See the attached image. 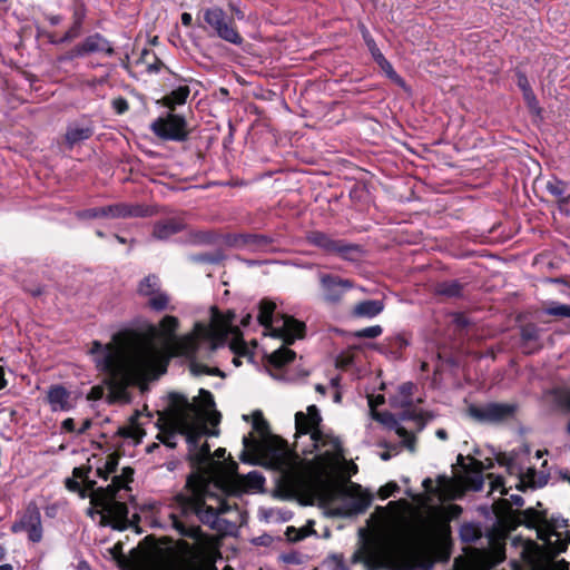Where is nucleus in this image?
<instances>
[{
    "label": "nucleus",
    "instance_id": "f257e3e1",
    "mask_svg": "<svg viewBox=\"0 0 570 570\" xmlns=\"http://www.w3.org/2000/svg\"><path fill=\"white\" fill-rule=\"evenodd\" d=\"M234 313L220 314L212 307L208 325L197 323L194 331L177 337L178 320L165 316L157 326L150 328L153 338L135 334H117L106 345L94 342L90 353L96 366L108 375V397L110 402L129 401L127 387L145 381L157 379L166 371L167 357L185 356L189 360L193 375H223L220 370L203 363L212 353L224 344L230 335V348L237 354H245L246 345L239 330L233 325Z\"/></svg>",
    "mask_w": 570,
    "mask_h": 570
},
{
    "label": "nucleus",
    "instance_id": "f03ea898",
    "mask_svg": "<svg viewBox=\"0 0 570 570\" xmlns=\"http://www.w3.org/2000/svg\"><path fill=\"white\" fill-rule=\"evenodd\" d=\"M214 405L213 395L200 390L193 402L185 400L160 419L163 423L158 433V439L168 448L176 446L177 435L185 436L190 460L197 466V472L188 478L185 491L175 495L160 511L179 534L196 540H200L202 533L194 523L195 519L215 528L218 515L229 510L219 499H215L216 505L207 503V499H213L209 493L212 485L224 493L242 494L262 490L265 482L256 471L237 473L233 461L226 464L215 461L207 443L198 445L199 440L210 433L207 423H219L220 415Z\"/></svg>",
    "mask_w": 570,
    "mask_h": 570
},
{
    "label": "nucleus",
    "instance_id": "7ed1b4c3",
    "mask_svg": "<svg viewBox=\"0 0 570 570\" xmlns=\"http://www.w3.org/2000/svg\"><path fill=\"white\" fill-rule=\"evenodd\" d=\"M253 429L261 440L243 438L242 460L281 471L283 482L293 490L305 485L314 476H326L336 471L344 460L342 443L331 430L322 426V416L315 405L295 414L294 450L268 432L262 413L253 415Z\"/></svg>",
    "mask_w": 570,
    "mask_h": 570
},
{
    "label": "nucleus",
    "instance_id": "20e7f679",
    "mask_svg": "<svg viewBox=\"0 0 570 570\" xmlns=\"http://www.w3.org/2000/svg\"><path fill=\"white\" fill-rule=\"evenodd\" d=\"M90 466H77L72 471V478L66 479V488L77 492L80 498L90 499L88 514L100 517V522L110 524L116 529H124L127 524L128 508L120 500L129 490L128 484L132 480L134 471L124 468L120 475L112 478L107 488L95 489L96 480L90 478Z\"/></svg>",
    "mask_w": 570,
    "mask_h": 570
},
{
    "label": "nucleus",
    "instance_id": "39448f33",
    "mask_svg": "<svg viewBox=\"0 0 570 570\" xmlns=\"http://www.w3.org/2000/svg\"><path fill=\"white\" fill-rule=\"evenodd\" d=\"M276 305L271 301H262L259 304L258 321L265 327L264 334L273 338H279L285 344L293 343L302 337L304 324L286 315L273 316Z\"/></svg>",
    "mask_w": 570,
    "mask_h": 570
},
{
    "label": "nucleus",
    "instance_id": "423d86ee",
    "mask_svg": "<svg viewBox=\"0 0 570 570\" xmlns=\"http://www.w3.org/2000/svg\"><path fill=\"white\" fill-rule=\"evenodd\" d=\"M538 538L552 553L563 552L570 543L567 520L561 517L543 519L538 527Z\"/></svg>",
    "mask_w": 570,
    "mask_h": 570
},
{
    "label": "nucleus",
    "instance_id": "0eeeda50",
    "mask_svg": "<svg viewBox=\"0 0 570 570\" xmlns=\"http://www.w3.org/2000/svg\"><path fill=\"white\" fill-rule=\"evenodd\" d=\"M150 129L163 140L184 141L188 137L186 119L173 112L155 119L150 125Z\"/></svg>",
    "mask_w": 570,
    "mask_h": 570
},
{
    "label": "nucleus",
    "instance_id": "6e6552de",
    "mask_svg": "<svg viewBox=\"0 0 570 570\" xmlns=\"http://www.w3.org/2000/svg\"><path fill=\"white\" fill-rule=\"evenodd\" d=\"M205 22L214 30L217 37L233 45H240L243 39L234 28L232 20L218 7L205 9Z\"/></svg>",
    "mask_w": 570,
    "mask_h": 570
},
{
    "label": "nucleus",
    "instance_id": "1a4fd4ad",
    "mask_svg": "<svg viewBox=\"0 0 570 570\" xmlns=\"http://www.w3.org/2000/svg\"><path fill=\"white\" fill-rule=\"evenodd\" d=\"M14 533L26 532L31 542L42 539L41 514L36 503H29L23 514L12 525Z\"/></svg>",
    "mask_w": 570,
    "mask_h": 570
},
{
    "label": "nucleus",
    "instance_id": "9d476101",
    "mask_svg": "<svg viewBox=\"0 0 570 570\" xmlns=\"http://www.w3.org/2000/svg\"><path fill=\"white\" fill-rule=\"evenodd\" d=\"M423 488L425 492L434 493L441 502L459 498L464 490L460 481L446 476H439L435 483L428 478L423 481Z\"/></svg>",
    "mask_w": 570,
    "mask_h": 570
},
{
    "label": "nucleus",
    "instance_id": "9b49d317",
    "mask_svg": "<svg viewBox=\"0 0 570 570\" xmlns=\"http://www.w3.org/2000/svg\"><path fill=\"white\" fill-rule=\"evenodd\" d=\"M138 293L147 297L148 305L157 312L164 311L168 306L169 297L160 289L159 279L155 275H148L141 279Z\"/></svg>",
    "mask_w": 570,
    "mask_h": 570
},
{
    "label": "nucleus",
    "instance_id": "f8f14e48",
    "mask_svg": "<svg viewBox=\"0 0 570 570\" xmlns=\"http://www.w3.org/2000/svg\"><path fill=\"white\" fill-rule=\"evenodd\" d=\"M409 508V503L404 500L392 501L385 508H380L377 514L381 528L385 530L400 528L405 521Z\"/></svg>",
    "mask_w": 570,
    "mask_h": 570
},
{
    "label": "nucleus",
    "instance_id": "ddd939ff",
    "mask_svg": "<svg viewBox=\"0 0 570 570\" xmlns=\"http://www.w3.org/2000/svg\"><path fill=\"white\" fill-rule=\"evenodd\" d=\"M515 406L505 403H490L484 406H471L469 415L478 421L498 422L513 415Z\"/></svg>",
    "mask_w": 570,
    "mask_h": 570
},
{
    "label": "nucleus",
    "instance_id": "4468645a",
    "mask_svg": "<svg viewBox=\"0 0 570 570\" xmlns=\"http://www.w3.org/2000/svg\"><path fill=\"white\" fill-rule=\"evenodd\" d=\"M343 495L348 501V505L344 510L336 511L341 515L361 513L367 509L372 500V497L361 485L355 483L346 485L343 490Z\"/></svg>",
    "mask_w": 570,
    "mask_h": 570
},
{
    "label": "nucleus",
    "instance_id": "2eb2a0df",
    "mask_svg": "<svg viewBox=\"0 0 570 570\" xmlns=\"http://www.w3.org/2000/svg\"><path fill=\"white\" fill-rule=\"evenodd\" d=\"M504 559V552L501 548H495L490 552H475L466 561L463 568L456 562L458 570H490Z\"/></svg>",
    "mask_w": 570,
    "mask_h": 570
},
{
    "label": "nucleus",
    "instance_id": "dca6fc26",
    "mask_svg": "<svg viewBox=\"0 0 570 570\" xmlns=\"http://www.w3.org/2000/svg\"><path fill=\"white\" fill-rule=\"evenodd\" d=\"M46 400L52 412H68L76 405V397L59 384L48 389Z\"/></svg>",
    "mask_w": 570,
    "mask_h": 570
},
{
    "label": "nucleus",
    "instance_id": "f3484780",
    "mask_svg": "<svg viewBox=\"0 0 570 570\" xmlns=\"http://www.w3.org/2000/svg\"><path fill=\"white\" fill-rule=\"evenodd\" d=\"M114 49L110 43L100 35H91L87 37L80 45L76 46L71 52L70 58L81 57L88 53H106L112 55Z\"/></svg>",
    "mask_w": 570,
    "mask_h": 570
},
{
    "label": "nucleus",
    "instance_id": "a211bd4d",
    "mask_svg": "<svg viewBox=\"0 0 570 570\" xmlns=\"http://www.w3.org/2000/svg\"><path fill=\"white\" fill-rule=\"evenodd\" d=\"M322 286L325 291V297L327 301H337L352 284L347 279H341L331 275H323L321 277Z\"/></svg>",
    "mask_w": 570,
    "mask_h": 570
},
{
    "label": "nucleus",
    "instance_id": "6ab92c4d",
    "mask_svg": "<svg viewBox=\"0 0 570 570\" xmlns=\"http://www.w3.org/2000/svg\"><path fill=\"white\" fill-rule=\"evenodd\" d=\"M372 416L374 420L381 422L382 424L395 429L396 434L403 440L404 445L410 450L414 451V436L410 432H407L403 426H401L394 419V416L390 413H380L373 411Z\"/></svg>",
    "mask_w": 570,
    "mask_h": 570
},
{
    "label": "nucleus",
    "instance_id": "aec40b11",
    "mask_svg": "<svg viewBox=\"0 0 570 570\" xmlns=\"http://www.w3.org/2000/svg\"><path fill=\"white\" fill-rule=\"evenodd\" d=\"M309 243L325 249L330 253H345L348 247L340 244L338 242L333 240L326 234L321 232H313L308 235Z\"/></svg>",
    "mask_w": 570,
    "mask_h": 570
},
{
    "label": "nucleus",
    "instance_id": "412c9836",
    "mask_svg": "<svg viewBox=\"0 0 570 570\" xmlns=\"http://www.w3.org/2000/svg\"><path fill=\"white\" fill-rule=\"evenodd\" d=\"M383 311V303L377 299L364 301L355 305L353 312L356 316L374 317Z\"/></svg>",
    "mask_w": 570,
    "mask_h": 570
},
{
    "label": "nucleus",
    "instance_id": "4be33fe9",
    "mask_svg": "<svg viewBox=\"0 0 570 570\" xmlns=\"http://www.w3.org/2000/svg\"><path fill=\"white\" fill-rule=\"evenodd\" d=\"M181 228L183 225L180 223L168 219L156 224L153 235L157 239H167L171 235L178 233Z\"/></svg>",
    "mask_w": 570,
    "mask_h": 570
},
{
    "label": "nucleus",
    "instance_id": "5701e85b",
    "mask_svg": "<svg viewBox=\"0 0 570 570\" xmlns=\"http://www.w3.org/2000/svg\"><path fill=\"white\" fill-rule=\"evenodd\" d=\"M188 96L189 88L187 86H180L164 98V104L173 109L178 105L185 104Z\"/></svg>",
    "mask_w": 570,
    "mask_h": 570
},
{
    "label": "nucleus",
    "instance_id": "b1692460",
    "mask_svg": "<svg viewBox=\"0 0 570 570\" xmlns=\"http://www.w3.org/2000/svg\"><path fill=\"white\" fill-rule=\"evenodd\" d=\"M91 135L92 130L89 127L71 126L66 132V140L68 144L75 145L88 139Z\"/></svg>",
    "mask_w": 570,
    "mask_h": 570
},
{
    "label": "nucleus",
    "instance_id": "393cba45",
    "mask_svg": "<svg viewBox=\"0 0 570 570\" xmlns=\"http://www.w3.org/2000/svg\"><path fill=\"white\" fill-rule=\"evenodd\" d=\"M295 353L292 350L282 346L281 348L271 353L268 360L269 363L273 364L274 366L281 367L287 364L288 362L293 361Z\"/></svg>",
    "mask_w": 570,
    "mask_h": 570
},
{
    "label": "nucleus",
    "instance_id": "a878e982",
    "mask_svg": "<svg viewBox=\"0 0 570 570\" xmlns=\"http://www.w3.org/2000/svg\"><path fill=\"white\" fill-rule=\"evenodd\" d=\"M138 415L139 413H136L134 416L130 417L129 424L120 429V433L122 436L130 438L137 441H139L144 436L145 432L137 422Z\"/></svg>",
    "mask_w": 570,
    "mask_h": 570
},
{
    "label": "nucleus",
    "instance_id": "bb28decb",
    "mask_svg": "<svg viewBox=\"0 0 570 570\" xmlns=\"http://www.w3.org/2000/svg\"><path fill=\"white\" fill-rule=\"evenodd\" d=\"M546 187H547V190L556 198L563 200V202L568 199V186L562 180L552 178V179L548 180Z\"/></svg>",
    "mask_w": 570,
    "mask_h": 570
},
{
    "label": "nucleus",
    "instance_id": "cd10ccee",
    "mask_svg": "<svg viewBox=\"0 0 570 570\" xmlns=\"http://www.w3.org/2000/svg\"><path fill=\"white\" fill-rule=\"evenodd\" d=\"M106 217H126V216H137L138 210L125 205V204H116L106 206Z\"/></svg>",
    "mask_w": 570,
    "mask_h": 570
},
{
    "label": "nucleus",
    "instance_id": "c85d7f7f",
    "mask_svg": "<svg viewBox=\"0 0 570 570\" xmlns=\"http://www.w3.org/2000/svg\"><path fill=\"white\" fill-rule=\"evenodd\" d=\"M118 465V458L115 454H110L106 458L104 465L96 469V475L107 480L109 474L114 473Z\"/></svg>",
    "mask_w": 570,
    "mask_h": 570
},
{
    "label": "nucleus",
    "instance_id": "c756f323",
    "mask_svg": "<svg viewBox=\"0 0 570 570\" xmlns=\"http://www.w3.org/2000/svg\"><path fill=\"white\" fill-rule=\"evenodd\" d=\"M376 62L392 81L399 86L404 87V80L397 75V72L393 69L392 65L385 59L384 56L377 59Z\"/></svg>",
    "mask_w": 570,
    "mask_h": 570
},
{
    "label": "nucleus",
    "instance_id": "7c9ffc66",
    "mask_svg": "<svg viewBox=\"0 0 570 570\" xmlns=\"http://www.w3.org/2000/svg\"><path fill=\"white\" fill-rule=\"evenodd\" d=\"M141 570H190V568L180 562H156L146 566Z\"/></svg>",
    "mask_w": 570,
    "mask_h": 570
},
{
    "label": "nucleus",
    "instance_id": "2f4dec72",
    "mask_svg": "<svg viewBox=\"0 0 570 570\" xmlns=\"http://www.w3.org/2000/svg\"><path fill=\"white\" fill-rule=\"evenodd\" d=\"M491 492H499L501 495L507 494L504 479L500 475L489 474Z\"/></svg>",
    "mask_w": 570,
    "mask_h": 570
},
{
    "label": "nucleus",
    "instance_id": "473e14b6",
    "mask_svg": "<svg viewBox=\"0 0 570 570\" xmlns=\"http://www.w3.org/2000/svg\"><path fill=\"white\" fill-rule=\"evenodd\" d=\"M80 33V20L77 19L75 23L70 27V29L59 39H52L51 42H68L72 39L77 38Z\"/></svg>",
    "mask_w": 570,
    "mask_h": 570
},
{
    "label": "nucleus",
    "instance_id": "72a5a7b5",
    "mask_svg": "<svg viewBox=\"0 0 570 570\" xmlns=\"http://www.w3.org/2000/svg\"><path fill=\"white\" fill-rule=\"evenodd\" d=\"M363 38H364V41L375 61L377 59H380L381 57H383V53L377 48L374 39L370 36V32L366 29L363 30Z\"/></svg>",
    "mask_w": 570,
    "mask_h": 570
},
{
    "label": "nucleus",
    "instance_id": "f704fd0d",
    "mask_svg": "<svg viewBox=\"0 0 570 570\" xmlns=\"http://www.w3.org/2000/svg\"><path fill=\"white\" fill-rule=\"evenodd\" d=\"M546 313L553 316L570 317V305L556 304L546 309Z\"/></svg>",
    "mask_w": 570,
    "mask_h": 570
},
{
    "label": "nucleus",
    "instance_id": "c9c22d12",
    "mask_svg": "<svg viewBox=\"0 0 570 570\" xmlns=\"http://www.w3.org/2000/svg\"><path fill=\"white\" fill-rule=\"evenodd\" d=\"M381 333H382V328L379 325H375V326H370V327L360 330L356 333V336L374 338V337H377Z\"/></svg>",
    "mask_w": 570,
    "mask_h": 570
},
{
    "label": "nucleus",
    "instance_id": "e433bc0d",
    "mask_svg": "<svg viewBox=\"0 0 570 570\" xmlns=\"http://www.w3.org/2000/svg\"><path fill=\"white\" fill-rule=\"evenodd\" d=\"M106 208L99 207V208H91L83 210L79 213L80 218H98V217H106Z\"/></svg>",
    "mask_w": 570,
    "mask_h": 570
},
{
    "label": "nucleus",
    "instance_id": "4c0bfd02",
    "mask_svg": "<svg viewBox=\"0 0 570 570\" xmlns=\"http://www.w3.org/2000/svg\"><path fill=\"white\" fill-rule=\"evenodd\" d=\"M523 97L531 111L539 114L540 108L533 91H527V94H524Z\"/></svg>",
    "mask_w": 570,
    "mask_h": 570
},
{
    "label": "nucleus",
    "instance_id": "58836bf2",
    "mask_svg": "<svg viewBox=\"0 0 570 570\" xmlns=\"http://www.w3.org/2000/svg\"><path fill=\"white\" fill-rule=\"evenodd\" d=\"M439 292L448 296H455L460 293V287L455 283L443 284L440 286Z\"/></svg>",
    "mask_w": 570,
    "mask_h": 570
},
{
    "label": "nucleus",
    "instance_id": "ea45409f",
    "mask_svg": "<svg viewBox=\"0 0 570 570\" xmlns=\"http://www.w3.org/2000/svg\"><path fill=\"white\" fill-rule=\"evenodd\" d=\"M396 490H397L396 483H387L386 485H384L380 489L379 494H380L381 499L385 500L389 497H391Z\"/></svg>",
    "mask_w": 570,
    "mask_h": 570
},
{
    "label": "nucleus",
    "instance_id": "a19ab883",
    "mask_svg": "<svg viewBox=\"0 0 570 570\" xmlns=\"http://www.w3.org/2000/svg\"><path fill=\"white\" fill-rule=\"evenodd\" d=\"M412 384L407 383V384H403L401 387H400V392L401 394L404 396V400H402V405L403 406H406V405H410L411 401H410V394H411V391H412Z\"/></svg>",
    "mask_w": 570,
    "mask_h": 570
},
{
    "label": "nucleus",
    "instance_id": "79ce46f5",
    "mask_svg": "<svg viewBox=\"0 0 570 570\" xmlns=\"http://www.w3.org/2000/svg\"><path fill=\"white\" fill-rule=\"evenodd\" d=\"M538 336V330L534 327H524L522 330V337L525 341H535Z\"/></svg>",
    "mask_w": 570,
    "mask_h": 570
},
{
    "label": "nucleus",
    "instance_id": "37998d69",
    "mask_svg": "<svg viewBox=\"0 0 570 570\" xmlns=\"http://www.w3.org/2000/svg\"><path fill=\"white\" fill-rule=\"evenodd\" d=\"M112 106L117 114H124L128 109V102L124 98H118L112 101Z\"/></svg>",
    "mask_w": 570,
    "mask_h": 570
},
{
    "label": "nucleus",
    "instance_id": "c03bdc74",
    "mask_svg": "<svg viewBox=\"0 0 570 570\" xmlns=\"http://www.w3.org/2000/svg\"><path fill=\"white\" fill-rule=\"evenodd\" d=\"M384 403V396L377 395V396H370L368 397V406L371 409V412L375 411V407Z\"/></svg>",
    "mask_w": 570,
    "mask_h": 570
},
{
    "label": "nucleus",
    "instance_id": "a18cd8bd",
    "mask_svg": "<svg viewBox=\"0 0 570 570\" xmlns=\"http://www.w3.org/2000/svg\"><path fill=\"white\" fill-rule=\"evenodd\" d=\"M61 429L66 432H77V429L75 426V421L71 417H68L62 421Z\"/></svg>",
    "mask_w": 570,
    "mask_h": 570
},
{
    "label": "nucleus",
    "instance_id": "49530a36",
    "mask_svg": "<svg viewBox=\"0 0 570 570\" xmlns=\"http://www.w3.org/2000/svg\"><path fill=\"white\" fill-rule=\"evenodd\" d=\"M518 85L520 89L522 90L523 95L527 94V91H532L528 79L523 75H519L518 77Z\"/></svg>",
    "mask_w": 570,
    "mask_h": 570
},
{
    "label": "nucleus",
    "instance_id": "de8ad7c7",
    "mask_svg": "<svg viewBox=\"0 0 570 570\" xmlns=\"http://www.w3.org/2000/svg\"><path fill=\"white\" fill-rule=\"evenodd\" d=\"M461 535H462V538H463L464 540H468V541H469V540H473V539L476 537V534L474 533V531H473V528H472V527H463V528L461 529Z\"/></svg>",
    "mask_w": 570,
    "mask_h": 570
},
{
    "label": "nucleus",
    "instance_id": "09e8293b",
    "mask_svg": "<svg viewBox=\"0 0 570 570\" xmlns=\"http://www.w3.org/2000/svg\"><path fill=\"white\" fill-rule=\"evenodd\" d=\"M91 426V421L86 419L81 422L80 428L77 429V434L85 433Z\"/></svg>",
    "mask_w": 570,
    "mask_h": 570
},
{
    "label": "nucleus",
    "instance_id": "8fccbe9b",
    "mask_svg": "<svg viewBox=\"0 0 570 570\" xmlns=\"http://www.w3.org/2000/svg\"><path fill=\"white\" fill-rule=\"evenodd\" d=\"M102 391L100 387H92L88 397L91 400H98L101 397Z\"/></svg>",
    "mask_w": 570,
    "mask_h": 570
},
{
    "label": "nucleus",
    "instance_id": "3c124183",
    "mask_svg": "<svg viewBox=\"0 0 570 570\" xmlns=\"http://www.w3.org/2000/svg\"><path fill=\"white\" fill-rule=\"evenodd\" d=\"M191 21H193V17L190 13L188 12H184L181 14V23L186 27H189L191 24Z\"/></svg>",
    "mask_w": 570,
    "mask_h": 570
},
{
    "label": "nucleus",
    "instance_id": "603ef678",
    "mask_svg": "<svg viewBox=\"0 0 570 570\" xmlns=\"http://www.w3.org/2000/svg\"><path fill=\"white\" fill-rule=\"evenodd\" d=\"M475 479H476V480H475V483L472 485V488H473L474 490H481L482 484H483L482 476H481L480 474H476V475H475Z\"/></svg>",
    "mask_w": 570,
    "mask_h": 570
},
{
    "label": "nucleus",
    "instance_id": "864d4df0",
    "mask_svg": "<svg viewBox=\"0 0 570 570\" xmlns=\"http://www.w3.org/2000/svg\"><path fill=\"white\" fill-rule=\"evenodd\" d=\"M435 435L441 439V440H446L448 439V434H446V431L443 430V429H439L436 432H435Z\"/></svg>",
    "mask_w": 570,
    "mask_h": 570
},
{
    "label": "nucleus",
    "instance_id": "5fc2aeb1",
    "mask_svg": "<svg viewBox=\"0 0 570 570\" xmlns=\"http://www.w3.org/2000/svg\"><path fill=\"white\" fill-rule=\"evenodd\" d=\"M226 453V450L223 448H219L215 451V456L219 460L223 459Z\"/></svg>",
    "mask_w": 570,
    "mask_h": 570
},
{
    "label": "nucleus",
    "instance_id": "6e6d98bb",
    "mask_svg": "<svg viewBox=\"0 0 570 570\" xmlns=\"http://www.w3.org/2000/svg\"><path fill=\"white\" fill-rule=\"evenodd\" d=\"M233 12L234 14L237 17V19H244L245 18V14L242 10L237 9V8H233Z\"/></svg>",
    "mask_w": 570,
    "mask_h": 570
},
{
    "label": "nucleus",
    "instance_id": "4d7b16f0",
    "mask_svg": "<svg viewBox=\"0 0 570 570\" xmlns=\"http://www.w3.org/2000/svg\"><path fill=\"white\" fill-rule=\"evenodd\" d=\"M6 385L4 374L2 368H0V390L3 389Z\"/></svg>",
    "mask_w": 570,
    "mask_h": 570
},
{
    "label": "nucleus",
    "instance_id": "13d9d810",
    "mask_svg": "<svg viewBox=\"0 0 570 570\" xmlns=\"http://www.w3.org/2000/svg\"><path fill=\"white\" fill-rule=\"evenodd\" d=\"M558 568H559V570H567L568 563L566 561H560V562H558Z\"/></svg>",
    "mask_w": 570,
    "mask_h": 570
},
{
    "label": "nucleus",
    "instance_id": "bf43d9fd",
    "mask_svg": "<svg viewBox=\"0 0 570 570\" xmlns=\"http://www.w3.org/2000/svg\"><path fill=\"white\" fill-rule=\"evenodd\" d=\"M0 570H13V569H12V566H11V564L6 563V564H1V566H0Z\"/></svg>",
    "mask_w": 570,
    "mask_h": 570
},
{
    "label": "nucleus",
    "instance_id": "052dcab7",
    "mask_svg": "<svg viewBox=\"0 0 570 570\" xmlns=\"http://www.w3.org/2000/svg\"><path fill=\"white\" fill-rule=\"evenodd\" d=\"M249 320H250V315H247L243 321H242V324L244 326H246L248 323H249Z\"/></svg>",
    "mask_w": 570,
    "mask_h": 570
},
{
    "label": "nucleus",
    "instance_id": "680f3d73",
    "mask_svg": "<svg viewBox=\"0 0 570 570\" xmlns=\"http://www.w3.org/2000/svg\"><path fill=\"white\" fill-rule=\"evenodd\" d=\"M381 458H382V460L386 461V460H389L391 458V455L387 452H384V453L381 454Z\"/></svg>",
    "mask_w": 570,
    "mask_h": 570
},
{
    "label": "nucleus",
    "instance_id": "e2e57ef3",
    "mask_svg": "<svg viewBox=\"0 0 570 570\" xmlns=\"http://www.w3.org/2000/svg\"><path fill=\"white\" fill-rule=\"evenodd\" d=\"M316 390H317L318 392H321V393H323V392H324V387H323L322 385H316Z\"/></svg>",
    "mask_w": 570,
    "mask_h": 570
},
{
    "label": "nucleus",
    "instance_id": "0e129e2a",
    "mask_svg": "<svg viewBox=\"0 0 570 570\" xmlns=\"http://www.w3.org/2000/svg\"><path fill=\"white\" fill-rule=\"evenodd\" d=\"M567 402H568V404L570 406V392L567 394Z\"/></svg>",
    "mask_w": 570,
    "mask_h": 570
},
{
    "label": "nucleus",
    "instance_id": "69168bd1",
    "mask_svg": "<svg viewBox=\"0 0 570 570\" xmlns=\"http://www.w3.org/2000/svg\"><path fill=\"white\" fill-rule=\"evenodd\" d=\"M97 235H98L99 237H102V236H104V234H102L100 230H98V232H97Z\"/></svg>",
    "mask_w": 570,
    "mask_h": 570
},
{
    "label": "nucleus",
    "instance_id": "338daca9",
    "mask_svg": "<svg viewBox=\"0 0 570 570\" xmlns=\"http://www.w3.org/2000/svg\"><path fill=\"white\" fill-rule=\"evenodd\" d=\"M541 455H542L541 451H538L537 452V458H541Z\"/></svg>",
    "mask_w": 570,
    "mask_h": 570
},
{
    "label": "nucleus",
    "instance_id": "774afa93",
    "mask_svg": "<svg viewBox=\"0 0 570 570\" xmlns=\"http://www.w3.org/2000/svg\"><path fill=\"white\" fill-rule=\"evenodd\" d=\"M568 432L570 433V423L568 424Z\"/></svg>",
    "mask_w": 570,
    "mask_h": 570
}]
</instances>
